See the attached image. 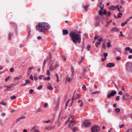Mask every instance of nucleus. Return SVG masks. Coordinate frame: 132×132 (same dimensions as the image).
<instances>
[{
	"instance_id": "nucleus-35",
	"label": "nucleus",
	"mask_w": 132,
	"mask_h": 132,
	"mask_svg": "<svg viewBox=\"0 0 132 132\" xmlns=\"http://www.w3.org/2000/svg\"><path fill=\"white\" fill-rule=\"evenodd\" d=\"M12 24H13V26H14V28L15 29L16 28V24L14 22H11Z\"/></svg>"
},
{
	"instance_id": "nucleus-52",
	"label": "nucleus",
	"mask_w": 132,
	"mask_h": 132,
	"mask_svg": "<svg viewBox=\"0 0 132 132\" xmlns=\"http://www.w3.org/2000/svg\"><path fill=\"white\" fill-rule=\"evenodd\" d=\"M88 7L87 5H86L84 6L85 10L86 11H87L88 10Z\"/></svg>"
},
{
	"instance_id": "nucleus-32",
	"label": "nucleus",
	"mask_w": 132,
	"mask_h": 132,
	"mask_svg": "<svg viewBox=\"0 0 132 132\" xmlns=\"http://www.w3.org/2000/svg\"><path fill=\"white\" fill-rule=\"evenodd\" d=\"M43 87V86L42 85H40L37 88L38 90H40Z\"/></svg>"
},
{
	"instance_id": "nucleus-16",
	"label": "nucleus",
	"mask_w": 132,
	"mask_h": 132,
	"mask_svg": "<svg viewBox=\"0 0 132 132\" xmlns=\"http://www.w3.org/2000/svg\"><path fill=\"white\" fill-rule=\"evenodd\" d=\"M13 34L12 33H9V37L8 39L9 40H10L11 39V37L12 36Z\"/></svg>"
},
{
	"instance_id": "nucleus-46",
	"label": "nucleus",
	"mask_w": 132,
	"mask_h": 132,
	"mask_svg": "<svg viewBox=\"0 0 132 132\" xmlns=\"http://www.w3.org/2000/svg\"><path fill=\"white\" fill-rule=\"evenodd\" d=\"M44 77V76L43 75H40L38 78L40 79H42V77Z\"/></svg>"
},
{
	"instance_id": "nucleus-36",
	"label": "nucleus",
	"mask_w": 132,
	"mask_h": 132,
	"mask_svg": "<svg viewBox=\"0 0 132 132\" xmlns=\"http://www.w3.org/2000/svg\"><path fill=\"white\" fill-rule=\"evenodd\" d=\"M0 104L4 105H5L6 104V103H5L4 102L2 101H0Z\"/></svg>"
},
{
	"instance_id": "nucleus-33",
	"label": "nucleus",
	"mask_w": 132,
	"mask_h": 132,
	"mask_svg": "<svg viewBox=\"0 0 132 132\" xmlns=\"http://www.w3.org/2000/svg\"><path fill=\"white\" fill-rule=\"evenodd\" d=\"M16 98V96L14 95H13V96H11L10 97L11 99L12 100H14V99H15V98Z\"/></svg>"
},
{
	"instance_id": "nucleus-29",
	"label": "nucleus",
	"mask_w": 132,
	"mask_h": 132,
	"mask_svg": "<svg viewBox=\"0 0 132 132\" xmlns=\"http://www.w3.org/2000/svg\"><path fill=\"white\" fill-rule=\"evenodd\" d=\"M111 46V41L109 40L108 41V47H109Z\"/></svg>"
},
{
	"instance_id": "nucleus-7",
	"label": "nucleus",
	"mask_w": 132,
	"mask_h": 132,
	"mask_svg": "<svg viewBox=\"0 0 132 132\" xmlns=\"http://www.w3.org/2000/svg\"><path fill=\"white\" fill-rule=\"evenodd\" d=\"M117 92L115 90H113L110 93L108 94V98L113 96Z\"/></svg>"
},
{
	"instance_id": "nucleus-24",
	"label": "nucleus",
	"mask_w": 132,
	"mask_h": 132,
	"mask_svg": "<svg viewBox=\"0 0 132 132\" xmlns=\"http://www.w3.org/2000/svg\"><path fill=\"white\" fill-rule=\"evenodd\" d=\"M50 78L49 76H48L47 77H45L44 78V80H48V81L49 80H50Z\"/></svg>"
},
{
	"instance_id": "nucleus-21",
	"label": "nucleus",
	"mask_w": 132,
	"mask_h": 132,
	"mask_svg": "<svg viewBox=\"0 0 132 132\" xmlns=\"http://www.w3.org/2000/svg\"><path fill=\"white\" fill-rule=\"evenodd\" d=\"M46 61L45 60L43 62V67H42V69L43 71L44 70V68L45 67V64L46 63Z\"/></svg>"
},
{
	"instance_id": "nucleus-10",
	"label": "nucleus",
	"mask_w": 132,
	"mask_h": 132,
	"mask_svg": "<svg viewBox=\"0 0 132 132\" xmlns=\"http://www.w3.org/2000/svg\"><path fill=\"white\" fill-rule=\"evenodd\" d=\"M102 56H104V58H102L101 59L103 62L105 61L106 60V57L107 56V53H104L103 55H102Z\"/></svg>"
},
{
	"instance_id": "nucleus-17",
	"label": "nucleus",
	"mask_w": 132,
	"mask_h": 132,
	"mask_svg": "<svg viewBox=\"0 0 132 132\" xmlns=\"http://www.w3.org/2000/svg\"><path fill=\"white\" fill-rule=\"evenodd\" d=\"M56 69V67H52V65H51L49 67V70L50 71H53L54 69Z\"/></svg>"
},
{
	"instance_id": "nucleus-31",
	"label": "nucleus",
	"mask_w": 132,
	"mask_h": 132,
	"mask_svg": "<svg viewBox=\"0 0 132 132\" xmlns=\"http://www.w3.org/2000/svg\"><path fill=\"white\" fill-rule=\"evenodd\" d=\"M95 19L97 20H99L100 19V18L98 16H96L95 17Z\"/></svg>"
},
{
	"instance_id": "nucleus-26",
	"label": "nucleus",
	"mask_w": 132,
	"mask_h": 132,
	"mask_svg": "<svg viewBox=\"0 0 132 132\" xmlns=\"http://www.w3.org/2000/svg\"><path fill=\"white\" fill-rule=\"evenodd\" d=\"M77 99V97H76V95L75 94H74L73 96L72 97V100L73 101L74 100H76Z\"/></svg>"
},
{
	"instance_id": "nucleus-15",
	"label": "nucleus",
	"mask_w": 132,
	"mask_h": 132,
	"mask_svg": "<svg viewBox=\"0 0 132 132\" xmlns=\"http://www.w3.org/2000/svg\"><path fill=\"white\" fill-rule=\"evenodd\" d=\"M33 69V68L32 67H30L29 68L28 70L27 71V73L28 75L29 74L31 71V69Z\"/></svg>"
},
{
	"instance_id": "nucleus-53",
	"label": "nucleus",
	"mask_w": 132,
	"mask_h": 132,
	"mask_svg": "<svg viewBox=\"0 0 132 132\" xmlns=\"http://www.w3.org/2000/svg\"><path fill=\"white\" fill-rule=\"evenodd\" d=\"M116 59L117 60L119 61L120 60L121 58L120 56H118L116 57Z\"/></svg>"
},
{
	"instance_id": "nucleus-13",
	"label": "nucleus",
	"mask_w": 132,
	"mask_h": 132,
	"mask_svg": "<svg viewBox=\"0 0 132 132\" xmlns=\"http://www.w3.org/2000/svg\"><path fill=\"white\" fill-rule=\"evenodd\" d=\"M68 31L67 30H63V35H67L68 34Z\"/></svg>"
},
{
	"instance_id": "nucleus-30",
	"label": "nucleus",
	"mask_w": 132,
	"mask_h": 132,
	"mask_svg": "<svg viewBox=\"0 0 132 132\" xmlns=\"http://www.w3.org/2000/svg\"><path fill=\"white\" fill-rule=\"evenodd\" d=\"M72 129L73 132H75L77 131L78 129L76 127H74L72 128Z\"/></svg>"
},
{
	"instance_id": "nucleus-51",
	"label": "nucleus",
	"mask_w": 132,
	"mask_h": 132,
	"mask_svg": "<svg viewBox=\"0 0 132 132\" xmlns=\"http://www.w3.org/2000/svg\"><path fill=\"white\" fill-rule=\"evenodd\" d=\"M10 71L11 72H13L14 71V69L12 68L10 69Z\"/></svg>"
},
{
	"instance_id": "nucleus-41",
	"label": "nucleus",
	"mask_w": 132,
	"mask_h": 132,
	"mask_svg": "<svg viewBox=\"0 0 132 132\" xmlns=\"http://www.w3.org/2000/svg\"><path fill=\"white\" fill-rule=\"evenodd\" d=\"M82 89L84 90H87V89H86V86L85 85H84L82 87Z\"/></svg>"
},
{
	"instance_id": "nucleus-9",
	"label": "nucleus",
	"mask_w": 132,
	"mask_h": 132,
	"mask_svg": "<svg viewBox=\"0 0 132 132\" xmlns=\"http://www.w3.org/2000/svg\"><path fill=\"white\" fill-rule=\"evenodd\" d=\"M75 121L74 119H72L70 123L68 125V127L71 128V127L73 126L75 123Z\"/></svg>"
},
{
	"instance_id": "nucleus-27",
	"label": "nucleus",
	"mask_w": 132,
	"mask_h": 132,
	"mask_svg": "<svg viewBox=\"0 0 132 132\" xmlns=\"http://www.w3.org/2000/svg\"><path fill=\"white\" fill-rule=\"evenodd\" d=\"M21 78V76H20L18 77H16L14 78V80H16V79H20Z\"/></svg>"
},
{
	"instance_id": "nucleus-19",
	"label": "nucleus",
	"mask_w": 132,
	"mask_h": 132,
	"mask_svg": "<svg viewBox=\"0 0 132 132\" xmlns=\"http://www.w3.org/2000/svg\"><path fill=\"white\" fill-rule=\"evenodd\" d=\"M118 30V29L116 27L114 28L111 30V31H117Z\"/></svg>"
},
{
	"instance_id": "nucleus-63",
	"label": "nucleus",
	"mask_w": 132,
	"mask_h": 132,
	"mask_svg": "<svg viewBox=\"0 0 132 132\" xmlns=\"http://www.w3.org/2000/svg\"><path fill=\"white\" fill-rule=\"evenodd\" d=\"M34 132H40V131L37 129H35L34 131Z\"/></svg>"
},
{
	"instance_id": "nucleus-2",
	"label": "nucleus",
	"mask_w": 132,
	"mask_h": 132,
	"mask_svg": "<svg viewBox=\"0 0 132 132\" xmlns=\"http://www.w3.org/2000/svg\"><path fill=\"white\" fill-rule=\"evenodd\" d=\"M69 35L71 39L75 44L80 43L81 41V37L80 34H77L75 32L72 31L69 33Z\"/></svg>"
},
{
	"instance_id": "nucleus-57",
	"label": "nucleus",
	"mask_w": 132,
	"mask_h": 132,
	"mask_svg": "<svg viewBox=\"0 0 132 132\" xmlns=\"http://www.w3.org/2000/svg\"><path fill=\"white\" fill-rule=\"evenodd\" d=\"M44 107L46 108L47 107L48 105V104L47 103H44Z\"/></svg>"
},
{
	"instance_id": "nucleus-14",
	"label": "nucleus",
	"mask_w": 132,
	"mask_h": 132,
	"mask_svg": "<svg viewBox=\"0 0 132 132\" xmlns=\"http://www.w3.org/2000/svg\"><path fill=\"white\" fill-rule=\"evenodd\" d=\"M25 118V117H24V116H23V117H22V116H21V117L19 118H18L17 120H16V121H15V122L16 123H17L21 119H24V118Z\"/></svg>"
},
{
	"instance_id": "nucleus-40",
	"label": "nucleus",
	"mask_w": 132,
	"mask_h": 132,
	"mask_svg": "<svg viewBox=\"0 0 132 132\" xmlns=\"http://www.w3.org/2000/svg\"><path fill=\"white\" fill-rule=\"evenodd\" d=\"M67 81L68 82L69 81H70L71 80H72V78H71L70 77H69V78L68 77V75L67 76Z\"/></svg>"
},
{
	"instance_id": "nucleus-6",
	"label": "nucleus",
	"mask_w": 132,
	"mask_h": 132,
	"mask_svg": "<svg viewBox=\"0 0 132 132\" xmlns=\"http://www.w3.org/2000/svg\"><path fill=\"white\" fill-rule=\"evenodd\" d=\"M129 97V95L128 93H125L123 94L122 96V98L124 100H128Z\"/></svg>"
},
{
	"instance_id": "nucleus-47",
	"label": "nucleus",
	"mask_w": 132,
	"mask_h": 132,
	"mask_svg": "<svg viewBox=\"0 0 132 132\" xmlns=\"http://www.w3.org/2000/svg\"><path fill=\"white\" fill-rule=\"evenodd\" d=\"M36 126H34L32 128V129H31V130H30V131H32L33 130H34L35 129H36Z\"/></svg>"
},
{
	"instance_id": "nucleus-22",
	"label": "nucleus",
	"mask_w": 132,
	"mask_h": 132,
	"mask_svg": "<svg viewBox=\"0 0 132 132\" xmlns=\"http://www.w3.org/2000/svg\"><path fill=\"white\" fill-rule=\"evenodd\" d=\"M123 15V14L121 13L120 12H119L118 14L117 18H121V16Z\"/></svg>"
},
{
	"instance_id": "nucleus-59",
	"label": "nucleus",
	"mask_w": 132,
	"mask_h": 132,
	"mask_svg": "<svg viewBox=\"0 0 132 132\" xmlns=\"http://www.w3.org/2000/svg\"><path fill=\"white\" fill-rule=\"evenodd\" d=\"M50 74V73L49 70H47V75L48 76H49Z\"/></svg>"
},
{
	"instance_id": "nucleus-64",
	"label": "nucleus",
	"mask_w": 132,
	"mask_h": 132,
	"mask_svg": "<svg viewBox=\"0 0 132 132\" xmlns=\"http://www.w3.org/2000/svg\"><path fill=\"white\" fill-rule=\"evenodd\" d=\"M5 114H5L4 113H1V115L3 117H4V116H5Z\"/></svg>"
},
{
	"instance_id": "nucleus-4",
	"label": "nucleus",
	"mask_w": 132,
	"mask_h": 132,
	"mask_svg": "<svg viewBox=\"0 0 132 132\" xmlns=\"http://www.w3.org/2000/svg\"><path fill=\"white\" fill-rule=\"evenodd\" d=\"M92 132H98L100 130L99 126L97 125H94L91 129Z\"/></svg>"
},
{
	"instance_id": "nucleus-28",
	"label": "nucleus",
	"mask_w": 132,
	"mask_h": 132,
	"mask_svg": "<svg viewBox=\"0 0 132 132\" xmlns=\"http://www.w3.org/2000/svg\"><path fill=\"white\" fill-rule=\"evenodd\" d=\"M26 83L25 84H26V85L28 84H29L30 83V81L29 80H26L25 81Z\"/></svg>"
},
{
	"instance_id": "nucleus-3",
	"label": "nucleus",
	"mask_w": 132,
	"mask_h": 132,
	"mask_svg": "<svg viewBox=\"0 0 132 132\" xmlns=\"http://www.w3.org/2000/svg\"><path fill=\"white\" fill-rule=\"evenodd\" d=\"M126 67L127 70L130 72H132V63L128 62L126 63Z\"/></svg>"
},
{
	"instance_id": "nucleus-55",
	"label": "nucleus",
	"mask_w": 132,
	"mask_h": 132,
	"mask_svg": "<svg viewBox=\"0 0 132 132\" xmlns=\"http://www.w3.org/2000/svg\"><path fill=\"white\" fill-rule=\"evenodd\" d=\"M124 126V125L123 124H122L120 125L119 126V128L120 129L122 128H123Z\"/></svg>"
},
{
	"instance_id": "nucleus-37",
	"label": "nucleus",
	"mask_w": 132,
	"mask_h": 132,
	"mask_svg": "<svg viewBox=\"0 0 132 132\" xmlns=\"http://www.w3.org/2000/svg\"><path fill=\"white\" fill-rule=\"evenodd\" d=\"M27 30H28V32L29 34V35H30V32H31V29L29 27H28V28L27 29Z\"/></svg>"
},
{
	"instance_id": "nucleus-44",
	"label": "nucleus",
	"mask_w": 132,
	"mask_h": 132,
	"mask_svg": "<svg viewBox=\"0 0 132 132\" xmlns=\"http://www.w3.org/2000/svg\"><path fill=\"white\" fill-rule=\"evenodd\" d=\"M102 47L103 48H105V43L103 42L102 43Z\"/></svg>"
},
{
	"instance_id": "nucleus-34",
	"label": "nucleus",
	"mask_w": 132,
	"mask_h": 132,
	"mask_svg": "<svg viewBox=\"0 0 132 132\" xmlns=\"http://www.w3.org/2000/svg\"><path fill=\"white\" fill-rule=\"evenodd\" d=\"M101 44V43L99 42H97L95 43V46L96 47H98V45Z\"/></svg>"
},
{
	"instance_id": "nucleus-39",
	"label": "nucleus",
	"mask_w": 132,
	"mask_h": 132,
	"mask_svg": "<svg viewBox=\"0 0 132 132\" xmlns=\"http://www.w3.org/2000/svg\"><path fill=\"white\" fill-rule=\"evenodd\" d=\"M42 109L41 108H38L36 112H40L42 111Z\"/></svg>"
},
{
	"instance_id": "nucleus-42",
	"label": "nucleus",
	"mask_w": 132,
	"mask_h": 132,
	"mask_svg": "<svg viewBox=\"0 0 132 132\" xmlns=\"http://www.w3.org/2000/svg\"><path fill=\"white\" fill-rule=\"evenodd\" d=\"M47 88L50 90H52L53 89L52 87L50 86H48L47 87Z\"/></svg>"
},
{
	"instance_id": "nucleus-48",
	"label": "nucleus",
	"mask_w": 132,
	"mask_h": 132,
	"mask_svg": "<svg viewBox=\"0 0 132 132\" xmlns=\"http://www.w3.org/2000/svg\"><path fill=\"white\" fill-rule=\"evenodd\" d=\"M71 72H73L74 71V68L73 66H71Z\"/></svg>"
},
{
	"instance_id": "nucleus-61",
	"label": "nucleus",
	"mask_w": 132,
	"mask_h": 132,
	"mask_svg": "<svg viewBox=\"0 0 132 132\" xmlns=\"http://www.w3.org/2000/svg\"><path fill=\"white\" fill-rule=\"evenodd\" d=\"M82 59H81V60H80L79 62H78V64L80 65L81 64V63L82 62Z\"/></svg>"
},
{
	"instance_id": "nucleus-60",
	"label": "nucleus",
	"mask_w": 132,
	"mask_h": 132,
	"mask_svg": "<svg viewBox=\"0 0 132 132\" xmlns=\"http://www.w3.org/2000/svg\"><path fill=\"white\" fill-rule=\"evenodd\" d=\"M128 58L129 59H130L132 58V55H129L128 56Z\"/></svg>"
},
{
	"instance_id": "nucleus-56",
	"label": "nucleus",
	"mask_w": 132,
	"mask_h": 132,
	"mask_svg": "<svg viewBox=\"0 0 132 132\" xmlns=\"http://www.w3.org/2000/svg\"><path fill=\"white\" fill-rule=\"evenodd\" d=\"M34 90L32 89H30L29 91V92L30 94H32Z\"/></svg>"
},
{
	"instance_id": "nucleus-1",
	"label": "nucleus",
	"mask_w": 132,
	"mask_h": 132,
	"mask_svg": "<svg viewBox=\"0 0 132 132\" xmlns=\"http://www.w3.org/2000/svg\"><path fill=\"white\" fill-rule=\"evenodd\" d=\"M50 26L46 22H40L36 27V29L40 32H44L50 28Z\"/></svg>"
},
{
	"instance_id": "nucleus-12",
	"label": "nucleus",
	"mask_w": 132,
	"mask_h": 132,
	"mask_svg": "<svg viewBox=\"0 0 132 132\" xmlns=\"http://www.w3.org/2000/svg\"><path fill=\"white\" fill-rule=\"evenodd\" d=\"M115 65L113 63H108V67H113Z\"/></svg>"
},
{
	"instance_id": "nucleus-62",
	"label": "nucleus",
	"mask_w": 132,
	"mask_h": 132,
	"mask_svg": "<svg viewBox=\"0 0 132 132\" xmlns=\"http://www.w3.org/2000/svg\"><path fill=\"white\" fill-rule=\"evenodd\" d=\"M122 92L121 91H120L119 92L118 94L120 95H122Z\"/></svg>"
},
{
	"instance_id": "nucleus-38",
	"label": "nucleus",
	"mask_w": 132,
	"mask_h": 132,
	"mask_svg": "<svg viewBox=\"0 0 132 132\" xmlns=\"http://www.w3.org/2000/svg\"><path fill=\"white\" fill-rule=\"evenodd\" d=\"M127 22H125L124 23H122L121 24V26H124L125 24H127Z\"/></svg>"
},
{
	"instance_id": "nucleus-5",
	"label": "nucleus",
	"mask_w": 132,
	"mask_h": 132,
	"mask_svg": "<svg viewBox=\"0 0 132 132\" xmlns=\"http://www.w3.org/2000/svg\"><path fill=\"white\" fill-rule=\"evenodd\" d=\"M91 124V123L88 120H85L83 122V125L85 127H89Z\"/></svg>"
},
{
	"instance_id": "nucleus-45",
	"label": "nucleus",
	"mask_w": 132,
	"mask_h": 132,
	"mask_svg": "<svg viewBox=\"0 0 132 132\" xmlns=\"http://www.w3.org/2000/svg\"><path fill=\"white\" fill-rule=\"evenodd\" d=\"M126 132H132V129L129 128Z\"/></svg>"
},
{
	"instance_id": "nucleus-25",
	"label": "nucleus",
	"mask_w": 132,
	"mask_h": 132,
	"mask_svg": "<svg viewBox=\"0 0 132 132\" xmlns=\"http://www.w3.org/2000/svg\"><path fill=\"white\" fill-rule=\"evenodd\" d=\"M120 109L119 108H116L115 109V112H116L117 113L119 112L120 111Z\"/></svg>"
},
{
	"instance_id": "nucleus-18",
	"label": "nucleus",
	"mask_w": 132,
	"mask_h": 132,
	"mask_svg": "<svg viewBox=\"0 0 132 132\" xmlns=\"http://www.w3.org/2000/svg\"><path fill=\"white\" fill-rule=\"evenodd\" d=\"M115 7L113 5H112L111 6H109V10H114L115 9Z\"/></svg>"
},
{
	"instance_id": "nucleus-20",
	"label": "nucleus",
	"mask_w": 132,
	"mask_h": 132,
	"mask_svg": "<svg viewBox=\"0 0 132 132\" xmlns=\"http://www.w3.org/2000/svg\"><path fill=\"white\" fill-rule=\"evenodd\" d=\"M87 71L86 69L85 68H84L82 72V75H84L85 74V72Z\"/></svg>"
},
{
	"instance_id": "nucleus-49",
	"label": "nucleus",
	"mask_w": 132,
	"mask_h": 132,
	"mask_svg": "<svg viewBox=\"0 0 132 132\" xmlns=\"http://www.w3.org/2000/svg\"><path fill=\"white\" fill-rule=\"evenodd\" d=\"M116 100L117 101H119L120 100V96H117L116 98Z\"/></svg>"
},
{
	"instance_id": "nucleus-11",
	"label": "nucleus",
	"mask_w": 132,
	"mask_h": 132,
	"mask_svg": "<svg viewBox=\"0 0 132 132\" xmlns=\"http://www.w3.org/2000/svg\"><path fill=\"white\" fill-rule=\"evenodd\" d=\"M98 7H100V9L103 10L104 8V5L101 3H99L97 4Z\"/></svg>"
},
{
	"instance_id": "nucleus-43",
	"label": "nucleus",
	"mask_w": 132,
	"mask_h": 132,
	"mask_svg": "<svg viewBox=\"0 0 132 132\" xmlns=\"http://www.w3.org/2000/svg\"><path fill=\"white\" fill-rule=\"evenodd\" d=\"M130 49V48L129 47H126L125 49V50L126 51H129Z\"/></svg>"
},
{
	"instance_id": "nucleus-23",
	"label": "nucleus",
	"mask_w": 132,
	"mask_h": 132,
	"mask_svg": "<svg viewBox=\"0 0 132 132\" xmlns=\"http://www.w3.org/2000/svg\"><path fill=\"white\" fill-rule=\"evenodd\" d=\"M99 24V23L98 22H96L94 24V26L95 27L98 26Z\"/></svg>"
},
{
	"instance_id": "nucleus-50",
	"label": "nucleus",
	"mask_w": 132,
	"mask_h": 132,
	"mask_svg": "<svg viewBox=\"0 0 132 132\" xmlns=\"http://www.w3.org/2000/svg\"><path fill=\"white\" fill-rule=\"evenodd\" d=\"M90 47V46L89 45H88L87 46V49L88 51H89V48Z\"/></svg>"
},
{
	"instance_id": "nucleus-54",
	"label": "nucleus",
	"mask_w": 132,
	"mask_h": 132,
	"mask_svg": "<svg viewBox=\"0 0 132 132\" xmlns=\"http://www.w3.org/2000/svg\"><path fill=\"white\" fill-rule=\"evenodd\" d=\"M10 78V76H9L8 77L5 79V81L6 82H7L8 81V79Z\"/></svg>"
},
{
	"instance_id": "nucleus-58",
	"label": "nucleus",
	"mask_w": 132,
	"mask_h": 132,
	"mask_svg": "<svg viewBox=\"0 0 132 132\" xmlns=\"http://www.w3.org/2000/svg\"><path fill=\"white\" fill-rule=\"evenodd\" d=\"M30 78L31 80H33V78L32 75H30Z\"/></svg>"
},
{
	"instance_id": "nucleus-8",
	"label": "nucleus",
	"mask_w": 132,
	"mask_h": 132,
	"mask_svg": "<svg viewBox=\"0 0 132 132\" xmlns=\"http://www.w3.org/2000/svg\"><path fill=\"white\" fill-rule=\"evenodd\" d=\"M103 10L100 9V10H99L98 13L99 15H102L103 14H106L107 12L105 10H104V12H103Z\"/></svg>"
}]
</instances>
